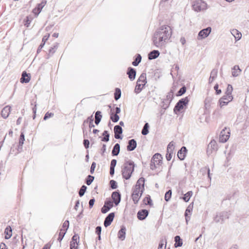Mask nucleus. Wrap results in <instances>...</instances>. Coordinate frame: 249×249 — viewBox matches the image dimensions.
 I'll use <instances>...</instances> for the list:
<instances>
[{"instance_id":"f257e3e1","label":"nucleus","mask_w":249,"mask_h":249,"mask_svg":"<svg viewBox=\"0 0 249 249\" xmlns=\"http://www.w3.org/2000/svg\"><path fill=\"white\" fill-rule=\"evenodd\" d=\"M172 29L169 26H162L154 33L152 42L154 46L158 48L164 47L172 36Z\"/></svg>"},{"instance_id":"f03ea898","label":"nucleus","mask_w":249,"mask_h":249,"mask_svg":"<svg viewBox=\"0 0 249 249\" xmlns=\"http://www.w3.org/2000/svg\"><path fill=\"white\" fill-rule=\"evenodd\" d=\"M134 167L135 164L133 161H125L122 170L123 177L125 179H129L134 170Z\"/></svg>"},{"instance_id":"7ed1b4c3","label":"nucleus","mask_w":249,"mask_h":249,"mask_svg":"<svg viewBox=\"0 0 249 249\" xmlns=\"http://www.w3.org/2000/svg\"><path fill=\"white\" fill-rule=\"evenodd\" d=\"M232 90L233 88L232 86L229 84L226 89L225 95L221 97L219 100L221 107H222L224 106L228 105L230 102L232 100L233 97L231 95Z\"/></svg>"},{"instance_id":"20e7f679","label":"nucleus","mask_w":249,"mask_h":249,"mask_svg":"<svg viewBox=\"0 0 249 249\" xmlns=\"http://www.w3.org/2000/svg\"><path fill=\"white\" fill-rule=\"evenodd\" d=\"M147 83L146 74L145 73H142L139 77L134 91L136 94L140 93L144 88Z\"/></svg>"},{"instance_id":"39448f33","label":"nucleus","mask_w":249,"mask_h":249,"mask_svg":"<svg viewBox=\"0 0 249 249\" xmlns=\"http://www.w3.org/2000/svg\"><path fill=\"white\" fill-rule=\"evenodd\" d=\"M193 9L196 12L205 10L207 8V3L202 0H192Z\"/></svg>"},{"instance_id":"423d86ee","label":"nucleus","mask_w":249,"mask_h":249,"mask_svg":"<svg viewBox=\"0 0 249 249\" xmlns=\"http://www.w3.org/2000/svg\"><path fill=\"white\" fill-rule=\"evenodd\" d=\"M161 155L159 153H156L152 158L150 165V169L152 170L157 168L162 162Z\"/></svg>"},{"instance_id":"0eeeda50","label":"nucleus","mask_w":249,"mask_h":249,"mask_svg":"<svg viewBox=\"0 0 249 249\" xmlns=\"http://www.w3.org/2000/svg\"><path fill=\"white\" fill-rule=\"evenodd\" d=\"M189 101V100L188 97H186L179 100L174 107V112L177 113V111H180L184 107H185L188 105Z\"/></svg>"},{"instance_id":"6e6552de","label":"nucleus","mask_w":249,"mask_h":249,"mask_svg":"<svg viewBox=\"0 0 249 249\" xmlns=\"http://www.w3.org/2000/svg\"><path fill=\"white\" fill-rule=\"evenodd\" d=\"M230 136V129L229 128L225 127L223 129L219 135V142H226L229 139Z\"/></svg>"},{"instance_id":"1a4fd4ad","label":"nucleus","mask_w":249,"mask_h":249,"mask_svg":"<svg viewBox=\"0 0 249 249\" xmlns=\"http://www.w3.org/2000/svg\"><path fill=\"white\" fill-rule=\"evenodd\" d=\"M218 150V145L214 140H212L208 145L207 154L208 156L211 155L214 152Z\"/></svg>"},{"instance_id":"9d476101","label":"nucleus","mask_w":249,"mask_h":249,"mask_svg":"<svg viewBox=\"0 0 249 249\" xmlns=\"http://www.w3.org/2000/svg\"><path fill=\"white\" fill-rule=\"evenodd\" d=\"M142 193V189L140 190V189L135 187L132 194V198L135 204H137L138 202Z\"/></svg>"},{"instance_id":"9b49d317","label":"nucleus","mask_w":249,"mask_h":249,"mask_svg":"<svg viewBox=\"0 0 249 249\" xmlns=\"http://www.w3.org/2000/svg\"><path fill=\"white\" fill-rule=\"evenodd\" d=\"M229 213L227 212H223L218 213L214 217V221L216 223H222L224 219H228Z\"/></svg>"},{"instance_id":"f8f14e48","label":"nucleus","mask_w":249,"mask_h":249,"mask_svg":"<svg viewBox=\"0 0 249 249\" xmlns=\"http://www.w3.org/2000/svg\"><path fill=\"white\" fill-rule=\"evenodd\" d=\"M212 29L208 27L200 31L198 34L197 39L200 40L207 37L211 33Z\"/></svg>"},{"instance_id":"ddd939ff","label":"nucleus","mask_w":249,"mask_h":249,"mask_svg":"<svg viewBox=\"0 0 249 249\" xmlns=\"http://www.w3.org/2000/svg\"><path fill=\"white\" fill-rule=\"evenodd\" d=\"M173 91L172 90H171L167 94L166 98L163 100V102L164 103L165 102H167L166 106H162V107L164 109H166L168 107L170 103L171 102L172 99H173Z\"/></svg>"},{"instance_id":"4468645a","label":"nucleus","mask_w":249,"mask_h":249,"mask_svg":"<svg viewBox=\"0 0 249 249\" xmlns=\"http://www.w3.org/2000/svg\"><path fill=\"white\" fill-rule=\"evenodd\" d=\"M115 216L114 213H111L108 214V215L105 218L104 225L105 227H107L112 223Z\"/></svg>"},{"instance_id":"2eb2a0df","label":"nucleus","mask_w":249,"mask_h":249,"mask_svg":"<svg viewBox=\"0 0 249 249\" xmlns=\"http://www.w3.org/2000/svg\"><path fill=\"white\" fill-rule=\"evenodd\" d=\"M113 206V202L109 200L105 202L104 206L101 209V212L103 213H107Z\"/></svg>"},{"instance_id":"dca6fc26","label":"nucleus","mask_w":249,"mask_h":249,"mask_svg":"<svg viewBox=\"0 0 249 249\" xmlns=\"http://www.w3.org/2000/svg\"><path fill=\"white\" fill-rule=\"evenodd\" d=\"M114 137L117 139H122V137L121 136V134L123 133V129L121 127V125H115L114 128Z\"/></svg>"},{"instance_id":"f3484780","label":"nucleus","mask_w":249,"mask_h":249,"mask_svg":"<svg viewBox=\"0 0 249 249\" xmlns=\"http://www.w3.org/2000/svg\"><path fill=\"white\" fill-rule=\"evenodd\" d=\"M126 74L128 75V77L131 81L135 79L136 75V71L132 67H129L127 69Z\"/></svg>"},{"instance_id":"a211bd4d","label":"nucleus","mask_w":249,"mask_h":249,"mask_svg":"<svg viewBox=\"0 0 249 249\" xmlns=\"http://www.w3.org/2000/svg\"><path fill=\"white\" fill-rule=\"evenodd\" d=\"M111 197L116 206L118 205L121 201V194L117 192H114L111 195Z\"/></svg>"},{"instance_id":"6ab92c4d","label":"nucleus","mask_w":249,"mask_h":249,"mask_svg":"<svg viewBox=\"0 0 249 249\" xmlns=\"http://www.w3.org/2000/svg\"><path fill=\"white\" fill-rule=\"evenodd\" d=\"M46 0H43L41 1L40 3H39L37 5V6L36 8L33 9V13L36 16H37L41 12L42 9L43 8V7L46 4Z\"/></svg>"},{"instance_id":"aec40b11","label":"nucleus","mask_w":249,"mask_h":249,"mask_svg":"<svg viewBox=\"0 0 249 249\" xmlns=\"http://www.w3.org/2000/svg\"><path fill=\"white\" fill-rule=\"evenodd\" d=\"M148 211L145 209L139 211L137 213L138 218L141 220H144L148 216Z\"/></svg>"},{"instance_id":"412c9836","label":"nucleus","mask_w":249,"mask_h":249,"mask_svg":"<svg viewBox=\"0 0 249 249\" xmlns=\"http://www.w3.org/2000/svg\"><path fill=\"white\" fill-rule=\"evenodd\" d=\"M137 147V142L134 139H131L128 141L127 146V150L128 151H133Z\"/></svg>"},{"instance_id":"4be33fe9","label":"nucleus","mask_w":249,"mask_h":249,"mask_svg":"<svg viewBox=\"0 0 249 249\" xmlns=\"http://www.w3.org/2000/svg\"><path fill=\"white\" fill-rule=\"evenodd\" d=\"M187 150L186 147L182 146L178 153V157L180 160H183L186 155Z\"/></svg>"},{"instance_id":"5701e85b","label":"nucleus","mask_w":249,"mask_h":249,"mask_svg":"<svg viewBox=\"0 0 249 249\" xmlns=\"http://www.w3.org/2000/svg\"><path fill=\"white\" fill-rule=\"evenodd\" d=\"M10 111L11 107L9 106H5L1 111L2 117L4 119L7 118L9 116Z\"/></svg>"},{"instance_id":"b1692460","label":"nucleus","mask_w":249,"mask_h":249,"mask_svg":"<svg viewBox=\"0 0 249 249\" xmlns=\"http://www.w3.org/2000/svg\"><path fill=\"white\" fill-rule=\"evenodd\" d=\"M30 80V74L27 73L25 71L22 73L21 78H20V82L22 83H28Z\"/></svg>"},{"instance_id":"393cba45","label":"nucleus","mask_w":249,"mask_h":249,"mask_svg":"<svg viewBox=\"0 0 249 249\" xmlns=\"http://www.w3.org/2000/svg\"><path fill=\"white\" fill-rule=\"evenodd\" d=\"M160 54L158 50H153L148 53V58L149 60L155 59L159 57Z\"/></svg>"},{"instance_id":"a878e982","label":"nucleus","mask_w":249,"mask_h":249,"mask_svg":"<svg viewBox=\"0 0 249 249\" xmlns=\"http://www.w3.org/2000/svg\"><path fill=\"white\" fill-rule=\"evenodd\" d=\"M126 228L124 226H122L118 233V237L119 239L123 241L125 238Z\"/></svg>"},{"instance_id":"bb28decb","label":"nucleus","mask_w":249,"mask_h":249,"mask_svg":"<svg viewBox=\"0 0 249 249\" xmlns=\"http://www.w3.org/2000/svg\"><path fill=\"white\" fill-rule=\"evenodd\" d=\"M102 118L101 112L100 111H97L95 113L94 116V123L95 124H98Z\"/></svg>"},{"instance_id":"cd10ccee","label":"nucleus","mask_w":249,"mask_h":249,"mask_svg":"<svg viewBox=\"0 0 249 249\" xmlns=\"http://www.w3.org/2000/svg\"><path fill=\"white\" fill-rule=\"evenodd\" d=\"M231 33L234 36L236 40H238L241 38L242 35L237 30L233 29L231 30Z\"/></svg>"},{"instance_id":"c85d7f7f","label":"nucleus","mask_w":249,"mask_h":249,"mask_svg":"<svg viewBox=\"0 0 249 249\" xmlns=\"http://www.w3.org/2000/svg\"><path fill=\"white\" fill-rule=\"evenodd\" d=\"M144 181L145 179L143 178H140L137 181L136 184L135 185V187L138 188L139 189H141V186H142V190L143 189L144 186Z\"/></svg>"},{"instance_id":"c756f323","label":"nucleus","mask_w":249,"mask_h":249,"mask_svg":"<svg viewBox=\"0 0 249 249\" xmlns=\"http://www.w3.org/2000/svg\"><path fill=\"white\" fill-rule=\"evenodd\" d=\"M241 71V70L239 68V67L238 65H235L232 68V75L233 77H236L240 74Z\"/></svg>"},{"instance_id":"7c9ffc66","label":"nucleus","mask_w":249,"mask_h":249,"mask_svg":"<svg viewBox=\"0 0 249 249\" xmlns=\"http://www.w3.org/2000/svg\"><path fill=\"white\" fill-rule=\"evenodd\" d=\"M4 233L5 234V238L6 239H8L12 235V230L10 227H7L5 229L4 231Z\"/></svg>"},{"instance_id":"2f4dec72","label":"nucleus","mask_w":249,"mask_h":249,"mask_svg":"<svg viewBox=\"0 0 249 249\" xmlns=\"http://www.w3.org/2000/svg\"><path fill=\"white\" fill-rule=\"evenodd\" d=\"M120 150V146L119 143H116L113 147V150L112 151V155L113 156H117Z\"/></svg>"},{"instance_id":"473e14b6","label":"nucleus","mask_w":249,"mask_h":249,"mask_svg":"<svg viewBox=\"0 0 249 249\" xmlns=\"http://www.w3.org/2000/svg\"><path fill=\"white\" fill-rule=\"evenodd\" d=\"M175 247L176 248L181 247L182 245V239L180 238V236L178 235H177L175 237Z\"/></svg>"},{"instance_id":"72a5a7b5","label":"nucleus","mask_w":249,"mask_h":249,"mask_svg":"<svg viewBox=\"0 0 249 249\" xmlns=\"http://www.w3.org/2000/svg\"><path fill=\"white\" fill-rule=\"evenodd\" d=\"M142 61V56L140 54H137L136 58L132 62V64L134 66H137Z\"/></svg>"},{"instance_id":"f704fd0d","label":"nucleus","mask_w":249,"mask_h":249,"mask_svg":"<svg viewBox=\"0 0 249 249\" xmlns=\"http://www.w3.org/2000/svg\"><path fill=\"white\" fill-rule=\"evenodd\" d=\"M23 129H24V128L22 129V131L21 132V134L20 135V138H19V145H18L19 148L20 147L21 148H22V145H23V144L24 143V142L25 141Z\"/></svg>"},{"instance_id":"c9c22d12","label":"nucleus","mask_w":249,"mask_h":249,"mask_svg":"<svg viewBox=\"0 0 249 249\" xmlns=\"http://www.w3.org/2000/svg\"><path fill=\"white\" fill-rule=\"evenodd\" d=\"M217 74V70L213 69L212 71L211 72L210 77L209 78V82H212L214 78L216 77Z\"/></svg>"},{"instance_id":"e433bc0d","label":"nucleus","mask_w":249,"mask_h":249,"mask_svg":"<svg viewBox=\"0 0 249 249\" xmlns=\"http://www.w3.org/2000/svg\"><path fill=\"white\" fill-rule=\"evenodd\" d=\"M93 120L94 118L93 115H91L84 121L83 124H93Z\"/></svg>"},{"instance_id":"4c0bfd02","label":"nucleus","mask_w":249,"mask_h":249,"mask_svg":"<svg viewBox=\"0 0 249 249\" xmlns=\"http://www.w3.org/2000/svg\"><path fill=\"white\" fill-rule=\"evenodd\" d=\"M121 96V90L119 88H116L114 92V99L115 100H118Z\"/></svg>"},{"instance_id":"58836bf2","label":"nucleus","mask_w":249,"mask_h":249,"mask_svg":"<svg viewBox=\"0 0 249 249\" xmlns=\"http://www.w3.org/2000/svg\"><path fill=\"white\" fill-rule=\"evenodd\" d=\"M192 195L193 192L192 191H189L184 195V196L182 197V198L184 201L188 202L190 200V197L192 196Z\"/></svg>"},{"instance_id":"ea45409f","label":"nucleus","mask_w":249,"mask_h":249,"mask_svg":"<svg viewBox=\"0 0 249 249\" xmlns=\"http://www.w3.org/2000/svg\"><path fill=\"white\" fill-rule=\"evenodd\" d=\"M110 119L113 122L116 123L118 121L119 119V116L118 115L116 114H114V113H112L110 114Z\"/></svg>"},{"instance_id":"a19ab883","label":"nucleus","mask_w":249,"mask_h":249,"mask_svg":"<svg viewBox=\"0 0 249 249\" xmlns=\"http://www.w3.org/2000/svg\"><path fill=\"white\" fill-rule=\"evenodd\" d=\"M103 135L104 136L102 139V141L107 142L109 140V134L108 133V131L107 130H105L103 133Z\"/></svg>"},{"instance_id":"79ce46f5","label":"nucleus","mask_w":249,"mask_h":249,"mask_svg":"<svg viewBox=\"0 0 249 249\" xmlns=\"http://www.w3.org/2000/svg\"><path fill=\"white\" fill-rule=\"evenodd\" d=\"M186 91V88L185 86H183L181 88L177 93V96H180L184 94Z\"/></svg>"},{"instance_id":"37998d69","label":"nucleus","mask_w":249,"mask_h":249,"mask_svg":"<svg viewBox=\"0 0 249 249\" xmlns=\"http://www.w3.org/2000/svg\"><path fill=\"white\" fill-rule=\"evenodd\" d=\"M66 231H65V230H63L62 229H60V232H59V236H58V238L57 239V240L60 242L62 241V240L63 239L65 234H66Z\"/></svg>"},{"instance_id":"c03bdc74","label":"nucleus","mask_w":249,"mask_h":249,"mask_svg":"<svg viewBox=\"0 0 249 249\" xmlns=\"http://www.w3.org/2000/svg\"><path fill=\"white\" fill-rule=\"evenodd\" d=\"M87 188L85 185H83L82 186L79 191V195L81 197L84 195L86 191Z\"/></svg>"},{"instance_id":"a18cd8bd","label":"nucleus","mask_w":249,"mask_h":249,"mask_svg":"<svg viewBox=\"0 0 249 249\" xmlns=\"http://www.w3.org/2000/svg\"><path fill=\"white\" fill-rule=\"evenodd\" d=\"M172 196V190H169L165 194L164 199L166 201H168Z\"/></svg>"},{"instance_id":"49530a36","label":"nucleus","mask_w":249,"mask_h":249,"mask_svg":"<svg viewBox=\"0 0 249 249\" xmlns=\"http://www.w3.org/2000/svg\"><path fill=\"white\" fill-rule=\"evenodd\" d=\"M94 178L93 176L89 175L86 179V183L88 185H89L93 182Z\"/></svg>"},{"instance_id":"de8ad7c7","label":"nucleus","mask_w":249,"mask_h":249,"mask_svg":"<svg viewBox=\"0 0 249 249\" xmlns=\"http://www.w3.org/2000/svg\"><path fill=\"white\" fill-rule=\"evenodd\" d=\"M175 148L174 143L173 142H171L168 145L167 147V150L169 151V152H171V151L173 152Z\"/></svg>"},{"instance_id":"09e8293b","label":"nucleus","mask_w":249,"mask_h":249,"mask_svg":"<svg viewBox=\"0 0 249 249\" xmlns=\"http://www.w3.org/2000/svg\"><path fill=\"white\" fill-rule=\"evenodd\" d=\"M58 44L56 43L55 45H53V47H51L49 51V54H53V53L55 52L56 50L57 49L58 47Z\"/></svg>"},{"instance_id":"8fccbe9b","label":"nucleus","mask_w":249,"mask_h":249,"mask_svg":"<svg viewBox=\"0 0 249 249\" xmlns=\"http://www.w3.org/2000/svg\"><path fill=\"white\" fill-rule=\"evenodd\" d=\"M149 125H144L142 131V134L143 135H146L149 133Z\"/></svg>"},{"instance_id":"3c124183","label":"nucleus","mask_w":249,"mask_h":249,"mask_svg":"<svg viewBox=\"0 0 249 249\" xmlns=\"http://www.w3.org/2000/svg\"><path fill=\"white\" fill-rule=\"evenodd\" d=\"M32 18L30 17H26V18L24 19V25L26 27H28L31 22Z\"/></svg>"},{"instance_id":"603ef678","label":"nucleus","mask_w":249,"mask_h":249,"mask_svg":"<svg viewBox=\"0 0 249 249\" xmlns=\"http://www.w3.org/2000/svg\"><path fill=\"white\" fill-rule=\"evenodd\" d=\"M110 187L113 189H115L117 188V182L114 180H111L109 182Z\"/></svg>"},{"instance_id":"864d4df0","label":"nucleus","mask_w":249,"mask_h":249,"mask_svg":"<svg viewBox=\"0 0 249 249\" xmlns=\"http://www.w3.org/2000/svg\"><path fill=\"white\" fill-rule=\"evenodd\" d=\"M173 154V152L171 151V152H169V151L167 150V153L166 154V159L168 161H169L171 160Z\"/></svg>"},{"instance_id":"5fc2aeb1","label":"nucleus","mask_w":249,"mask_h":249,"mask_svg":"<svg viewBox=\"0 0 249 249\" xmlns=\"http://www.w3.org/2000/svg\"><path fill=\"white\" fill-rule=\"evenodd\" d=\"M79 236L77 234L74 235L72 237V241L71 242H74L75 243H76L77 245H78L79 243Z\"/></svg>"},{"instance_id":"6e6d98bb","label":"nucleus","mask_w":249,"mask_h":249,"mask_svg":"<svg viewBox=\"0 0 249 249\" xmlns=\"http://www.w3.org/2000/svg\"><path fill=\"white\" fill-rule=\"evenodd\" d=\"M202 171L203 172H207L208 178L210 179H211V174H210V168L208 167H205L201 169Z\"/></svg>"},{"instance_id":"4d7b16f0","label":"nucleus","mask_w":249,"mask_h":249,"mask_svg":"<svg viewBox=\"0 0 249 249\" xmlns=\"http://www.w3.org/2000/svg\"><path fill=\"white\" fill-rule=\"evenodd\" d=\"M53 116V113L52 112H47L44 115V120H46L48 118H51V117Z\"/></svg>"},{"instance_id":"13d9d810","label":"nucleus","mask_w":249,"mask_h":249,"mask_svg":"<svg viewBox=\"0 0 249 249\" xmlns=\"http://www.w3.org/2000/svg\"><path fill=\"white\" fill-rule=\"evenodd\" d=\"M69 227V221L68 220H66L63 224V227L66 228V229L65 230V231H66V232L67 231V230L68 229Z\"/></svg>"},{"instance_id":"bf43d9fd","label":"nucleus","mask_w":249,"mask_h":249,"mask_svg":"<svg viewBox=\"0 0 249 249\" xmlns=\"http://www.w3.org/2000/svg\"><path fill=\"white\" fill-rule=\"evenodd\" d=\"M96 167V163L95 162H93L91 164V167H90V173L93 174L94 172L95 168Z\"/></svg>"},{"instance_id":"052dcab7","label":"nucleus","mask_w":249,"mask_h":249,"mask_svg":"<svg viewBox=\"0 0 249 249\" xmlns=\"http://www.w3.org/2000/svg\"><path fill=\"white\" fill-rule=\"evenodd\" d=\"M83 144L86 148H88L89 147V142L87 139H85L83 141Z\"/></svg>"},{"instance_id":"680f3d73","label":"nucleus","mask_w":249,"mask_h":249,"mask_svg":"<svg viewBox=\"0 0 249 249\" xmlns=\"http://www.w3.org/2000/svg\"><path fill=\"white\" fill-rule=\"evenodd\" d=\"M218 85L217 84H216L214 86V90H215L216 93L217 94H219L220 93H221V89H218Z\"/></svg>"},{"instance_id":"e2e57ef3","label":"nucleus","mask_w":249,"mask_h":249,"mask_svg":"<svg viewBox=\"0 0 249 249\" xmlns=\"http://www.w3.org/2000/svg\"><path fill=\"white\" fill-rule=\"evenodd\" d=\"M117 164V160L115 159H113L111 161L110 166L111 167L115 168Z\"/></svg>"},{"instance_id":"0e129e2a","label":"nucleus","mask_w":249,"mask_h":249,"mask_svg":"<svg viewBox=\"0 0 249 249\" xmlns=\"http://www.w3.org/2000/svg\"><path fill=\"white\" fill-rule=\"evenodd\" d=\"M76 243L74 242H71L70 244V249H77V246H76Z\"/></svg>"},{"instance_id":"69168bd1","label":"nucleus","mask_w":249,"mask_h":249,"mask_svg":"<svg viewBox=\"0 0 249 249\" xmlns=\"http://www.w3.org/2000/svg\"><path fill=\"white\" fill-rule=\"evenodd\" d=\"M101 231H102V228L101 226H97L96 228V231L95 232L97 234H101Z\"/></svg>"},{"instance_id":"338daca9","label":"nucleus","mask_w":249,"mask_h":249,"mask_svg":"<svg viewBox=\"0 0 249 249\" xmlns=\"http://www.w3.org/2000/svg\"><path fill=\"white\" fill-rule=\"evenodd\" d=\"M94 202H95V199L94 198H92V199H90L89 201V207L90 208H91L93 205H94Z\"/></svg>"},{"instance_id":"774afa93","label":"nucleus","mask_w":249,"mask_h":249,"mask_svg":"<svg viewBox=\"0 0 249 249\" xmlns=\"http://www.w3.org/2000/svg\"><path fill=\"white\" fill-rule=\"evenodd\" d=\"M164 245V244L163 242H161L160 244H159V247H158V249H165L166 248V246H163Z\"/></svg>"}]
</instances>
